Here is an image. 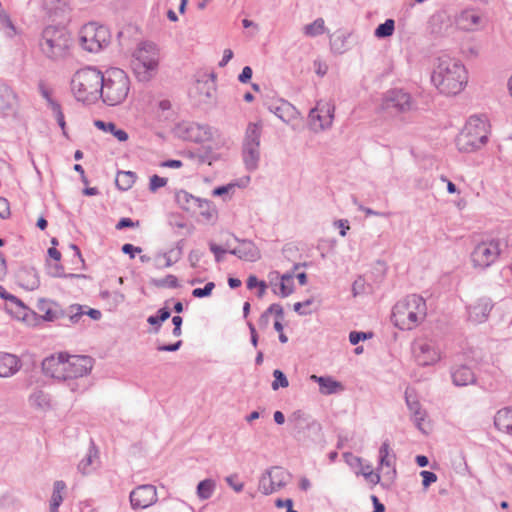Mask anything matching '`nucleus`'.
<instances>
[{
    "label": "nucleus",
    "mask_w": 512,
    "mask_h": 512,
    "mask_svg": "<svg viewBox=\"0 0 512 512\" xmlns=\"http://www.w3.org/2000/svg\"><path fill=\"white\" fill-rule=\"evenodd\" d=\"M268 109L285 123L296 119L298 115L297 109L291 103L283 99L271 103Z\"/></svg>",
    "instance_id": "412c9836"
},
{
    "label": "nucleus",
    "mask_w": 512,
    "mask_h": 512,
    "mask_svg": "<svg viewBox=\"0 0 512 512\" xmlns=\"http://www.w3.org/2000/svg\"><path fill=\"white\" fill-rule=\"evenodd\" d=\"M103 72L87 66L75 72L71 79V90L78 101L95 103L99 99Z\"/></svg>",
    "instance_id": "7ed1b4c3"
},
{
    "label": "nucleus",
    "mask_w": 512,
    "mask_h": 512,
    "mask_svg": "<svg viewBox=\"0 0 512 512\" xmlns=\"http://www.w3.org/2000/svg\"><path fill=\"white\" fill-rule=\"evenodd\" d=\"M492 307L493 304L490 299H479L474 305L469 307V319L475 323L484 322L487 319Z\"/></svg>",
    "instance_id": "b1692460"
},
{
    "label": "nucleus",
    "mask_w": 512,
    "mask_h": 512,
    "mask_svg": "<svg viewBox=\"0 0 512 512\" xmlns=\"http://www.w3.org/2000/svg\"><path fill=\"white\" fill-rule=\"evenodd\" d=\"M93 364L94 359L90 356L69 355L67 353L64 381L88 375L93 368Z\"/></svg>",
    "instance_id": "f8f14e48"
},
{
    "label": "nucleus",
    "mask_w": 512,
    "mask_h": 512,
    "mask_svg": "<svg viewBox=\"0 0 512 512\" xmlns=\"http://www.w3.org/2000/svg\"><path fill=\"white\" fill-rule=\"evenodd\" d=\"M415 360L420 366H429L439 360V355L435 348L428 343H419L413 349Z\"/></svg>",
    "instance_id": "aec40b11"
},
{
    "label": "nucleus",
    "mask_w": 512,
    "mask_h": 512,
    "mask_svg": "<svg viewBox=\"0 0 512 512\" xmlns=\"http://www.w3.org/2000/svg\"><path fill=\"white\" fill-rule=\"evenodd\" d=\"M38 309L44 312V314L41 316L44 321L52 322L57 320L56 307L51 305V303L41 300L38 305Z\"/></svg>",
    "instance_id": "de8ad7c7"
},
{
    "label": "nucleus",
    "mask_w": 512,
    "mask_h": 512,
    "mask_svg": "<svg viewBox=\"0 0 512 512\" xmlns=\"http://www.w3.org/2000/svg\"><path fill=\"white\" fill-rule=\"evenodd\" d=\"M96 458H98V450L95 444L91 441L88 453L78 464L79 472H81L83 475L89 474L92 471L91 465Z\"/></svg>",
    "instance_id": "c9c22d12"
},
{
    "label": "nucleus",
    "mask_w": 512,
    "mask_h": 512,
    "mask_svg": "<svg viewBox=\"0 0 512 512\" xmlns=\"http://www.w3.org/2000/svg\"><path fill=\"white\" fill-rule=\"evenodd\" d=\"M134 510L145 509L157 502V490L152 484H143L134 488L129 495Z\"/></svg>",
    "instance_id": "4468645a"
},
{
    "label": "nucleus",
    "mask_w": 512,
    "mask_h": 512,
    "mask_svg": "<svg viewBox=\"0 0 512 512\" xmlns=\"http://www.w3.org/2000/svg\"><path fill=\"white\" fill-rule=\"evenodd\" d=\"M422 477V485L424 488L429 487L432 483L437 481V475L434 472L423 470L420 472Z\"/></svg>",
    "instance_id": "bf43d9fd"
},
{
    "label": "nucleus",
    "mask_w": 512,
    "mask_h": 512,
    "mask_svg": "<svg viewBox=\"0 0 512 512\" xmlns=\"http://www.w3.org/2000/svg\"><path fill=\"white\" fill-rule=\"evenodd\" d=\"M289 473L280 467H272L266 470L259 481L260 490L268 495L284 487Z\"/></svg>",
    "instance_id": "ddd939ff"
},
{
    "label": "nucleus",
    "mask_w": 512,
    "mask_h": 512,
    "mask_svg": "<svg viewBox=\"0 0 512 512\" xmlns=\"http://www.w3.org/2000/svg\"><path fill=\"white\" fill-rule=\"evenodd\" d=\"M21 367L22 362L18 356L7 352H0V377H11L15 375Z\"/></svg>",
    "instance_id": "4be33fe9"
},
{
    "label": "nucleus",
    "mask_w": 512,
    "mask_h": 512,
    "mask_svg": "<svg viewBox=\"0 0 512 512\" xmlns=\"http://www.w3.org/2000/svg\"><path fill=\"white\" fill-rule=\"evenodd\" d=\"M395 30V21L393 19H386L384 23L379 24L375 31V37L384 39L393 35Z\"/></svg>",
    "instance_id": "c03bdc74"
},
{
    "label": "nucleus",
    "mask_w": 512,
    "mask_h": 512,
    "mask_svg": "<svg viewBox=\"0 0 512 512\" xmlns=\"http://www.w3.org/2000/svg\"><path fill=\"white\" fill-rule=\"evenodd\" d=\"M174 133L180 139L195 143L209 141L213 137L210 126L189 121H182L176 124Z\"/></svg>",
    "instance_id": "9d476101"
},
{
    "label": "nucleus",
    "mask_w": 512,
    "mask_h": 512,
    "mask_svg": "<svg viewBox=\"0 0 512 512\" xmlns=\"http://www.w3.org/2000/svg\"><path fill=\"white\" fill-rule=\"evenodd\" d=\"M0 109L5 116L11 115L17 108V96L6 84L0 83Z\"/></svg>",
    "instance_id": "5701e85b"
},
{
    "label": "nucleus",
    "mask_w": 512,
    "mask_h": 512,
    "mask_svg": "<svg viewBox=\"0 0 512 512\" xmlns=\"http://www.w3.org/2000/svg\"><path fill=\"white\" fill-rule=\"evenodd\" d=\"M201 198L192 195L186 190H179L175 193V201L178 206L191 214L197 213V207H199Z\"/></svg>",
    "instance_id": "bb28decb"
},
{
    "label": "nucleus",
    "mask_w": 512,
    "mask_h": 512,
    "mask_svg": "<svg viewBox=\"0 0 512 512\" xmlns=\"http://www.w3.org/2000/svg\"><path fill=\"white\" fill-rule=\"evenodd\" d=\"M66 352L50 355L42 361V371L46 376L64 381L66 367Z\"/></svg>",
    "instance_id": "dca6fc26"
},
{
    "label": "nucleus",
    "mask_w": 512,
    "mask_h": 512,
    "mask_svg": "<svg viewBox=\"0 0 512 512\" xmlns=\"http://www.w3.org/2000/svg\"><path fill=\"white\" fill-rule=\"evenodd\" d=\"M199 207H197V212L207 221L214 220L217 216V210L213 202L202 199L200 200Z\"/></svg>",
    "instance_id": "a19ab883"
},
{
    "label": "nucleus",
    "mask_w": 512,
    "mask_h": 512,
    "mask_svg": "<svg viewBox=\"0 0 512 512\" xmlns=\"http://www.w3.org/2000/svg\"><path fill=\"white\" fill-rule=\"evenodd\" d=\"M294 272H287L281 276V281L278 284H272L273 292L286 298L294 292Z\"/></svg>",
    "instance_id": "7c9ffc66"
},
{
    "label": "nucleus",
    "mask_w": 512,
    "mask_h": 512,
    "mask_svg": "<svg viewBox=\"0 0 512 512\" xmlns=\"http://www.w3.org/2000/svg\"><path fill=\"white\" fill-rule=\"evenodd\" d=\"M19 279L21 286L26 290L33 291L40 285V280L35 269H25L20 272Z\"/></svg>",
    "instance_id": "72a5a7b5"
},
{
    "label": "nucleus",
    "mask_w": 512,
    "mask_h": 512,
    "mask_svg": "<svg viewBox=\"0 0 512 512\" xmlns=\"http://www.w3.org/2000/svg\"><path fill=\"white\" fill-rule=\"evenodd\" d=\"M260 159L259 147L243 144V160L248 171H254L258 167Z\"/></svg>",
    "instance_id": "2f4dec72"
},
{
    "label": "nucleus",
    "mask_w": 512,
    "mask_h": 512,
    "mask_svg": "<svg viewBox=\"0 0 512 512\" xmlns=\"http://www.w3.org/2000/svg\"><path fill=\"white\" fill-rule=\"evenodd\" d=\"M181 345H182V341L179 340V341H177L175 343L158 345L157 346V350L158 351H163V352H175V351H178L180 349Z\"/></svg>",
    "instance_id": "69168bd1"
},
{
    "label": "nucleus",
    "mask_w": 512,
    "mask_h": 512,
    "mask_svg": "<svg viewBox=\"0 0 512 512\" xmlns=\"http://www.w3.org/2000/svg\"><path fill=\"white\" fill-rule=\"evenodd\" d=\"M46 270L48 275L54 278H86L84 274H66L64 266L60 262L52 263L50 260H46Z\"/></svg>",
    "instance_id": "f704fd0d"
},
{
    "label": "nucleus",
    "mask_w": 512,
    "mask_h": 512,
    "mask_svg": "<svg viewBox=\"0 0 512 512\" xmlns=\"http://www.w3.org/2000/svg\"><path fill=\"white\" fill-rule=\"evenodd\" d=\"M345 462L355 470H358L360 467H362V458L359 456L354 455L351 452H345L343 454Z\"/></svg>",
    "instance_id": "6e6d98bb"
},
{
    "label": "nucleus",
    "mask_w": 512,
    "mask_h": 512,
    "mask_svg": "<svg viewBox=\"0 0 512 512\" xmlns=\"http://www.w3.org/2000/svg\"><path fill=\"white\" fill-rule=\"evenodd\" d=\"M385 109H396L398 112H406L411 108V96L401 89L388 91L383 100Z\"/></svg>",
    "instance_id": "f3484780"
},
{
    "label": "nucleus",
    "mask_w": 512,
    "mask_h": 512,
    "mask_svg": "<svg viewBox=\"0 0 512 512\" xmlns=\"http://www.w3.org/2000/svg\"><path fill=\"white\" fill-rule=\"evenodd\" d=\"M66 489V484L62 480H57L53 485V493L50 500V511L58 512V508L63 501L62 492Z\"/></svg>",
    "instance_id": "4c0bfd02"
},
{
    "label": "nucleus",
    "mask_w": 512,
    "mask_h": 512,
    "mask_svg": "<svg viewBox=\"0 0 512 512\" xmlns=\"http://www.w3.org/2000/svg\"><path fill=\"white\" fill-rule=\"evenodd\" d=\"M131 66L138 81L148 82L157 73L159 52L152 42H142L133 53Z\"/></svg>",
    "instance_id": "0eeeda50"
},
{
    "label": "nucleus",
    "mask_w": 512,
    "mask_h": 512,
    "mask_svg": "<svg viewBox=\"0 0 512 512\" xmlns=\"http://www.w3.org/2000/svg\"><path fill=\"white\" fill-rule=\"evenodd\" d=\"M71 43L72 39L66 28L47 26L41 33L39 48L45 57L57 61L68 55Z\"/></svg>",
    "instance_id": "39448f33"
},
{
    "label": "nucleus",
    "mask_w": 512,
    "mask_h": 512,
    "mask_svg": "<svg viewBox=\"0 0 512 512\" xmlns=\"http://www.w3.org/2000/svg\"><path fill=\"white\" fill-rule=\"evenodd\" d=\"M94 125L101 131L111 133L120 142H125L129 138L128 133L125 130L118 128L113 122L95 120Z\"/></svg>",
    "instance_id": "473e14b6"
},
{
    "label": "nucleus",
    "mask_w": 512,
    "mask_h": 512,
    "mask_svg": "<svg viewBox=\"0 0 512 512\" xmlns=\"http://www.w3.org/2000/svg\"><path fill=\"white\" fill-rule=\"evenodd\" d=\"M11 304L15 305V310H11L15 314V317L22 320L28 325H35L38 320L36 312L27 307L19 298L15 296V299L9 300Z\"/></svg>",
    "instance_id": "a878e982"
},
{
    "label": "nucleus",
    "mask_w": 512,
    "mask_h": 512,
    "mask_svg": "<svg viewBox=\"0 0 512 512\" xmlns=\"http://www.w3.org/2000/svg\"><path fill=\"white\" fill-rule=\"evenodd\" d=\"M372 337V332L351 331L349 333V341L352 345H357L360 341L370 339Z\"/></svg>",
    "instance_id": "5fc2aeb1"
},
{
    "label": "nucleus",
    "mask_w": 512,
    "mask_h": 512,
    "mask_svg": "<svg viewBox=\"0 0 512 512\" xmlns=\"http://www.w3.org/2000/svg\"><path fill=\"white\" fill-rule=\"evenodd\" d=\"M289 423L292 425L293 431L296 434L305 435L306 431H308L315 438H318L321 435V424L318 421L311 419L301 410H297L292 413L289 417Z\"/></svg>",
    "instance_id": "2eb2a0df"
},
{
    "label": "nucleus",
    "mask_w": 512,
    "mask_h": 512,
    "mask_svg": "<svg viewBox=\"0 0 512 512\" xmlns=\"http://www.w3.org/2000/svg\"><path fill=\"white\" fill-rule=\"evenodd\" d=\"M152 284L156 287L178 288L179 282L176 276L169 274L162 279H153Z\"/></svg>",
    "instance_id": "8fccbe9b"
},
{
    "label": "nucleus",
    "mask_w": 512,
    "mask_h": 512,
    "mask_svg": "<svg viewBox=\"0 0 512 512\" xmlns=\"http://www.w3.org/2000/svg\"><path fill=\"white\" fill-rule=\"evenodd\" d=\"M431 81L440 93L454 96L466 86L467 71L460 61L449 57H440L432 72Z\"/></svg>",
    "instance_id": "f257e3e1"
},
{
    "label": "nucleus",
    "mask_w": 512,
    "mask_h": 512,
    "mask_svg": "<svg viewBox=\"0 0 512 512\" xmlns=\"http://www.w3.org/2000/svg\"><path fill=\"white\" fill-rule=\"evenodd\" d=\"M480 22L481 16L474 9H465L456 18L457 26L465 31H472L476 29Z\"/></svg>",
    "instance_id": "393cba45"
},
{
    "label": "nucleus",
    "mask_w": 512,
    "mask_h": 512,
    "mask_svg": "<svg viewBox=\"0 0 512 512\" xmlns=\"http://www.w3.org/2000/svg\"><path fill=\"white\" fill-rule=\"evenodd\" d=\"M111 35L106 26L88 23L80 31L81 47L91 53H97L110 43Z\"/></svg>",
    "instance_id": "6e6552de"
},
{
    "label": "nucleus",
    "mask_w": 512,
    "mask_h": 512,
    "mask_svg": "<svg viewBox=\"0 0 512 512\" xmlns=\"http://www.w3.org/2000/svg\"><path fill=\"white\" fill-rule=\"evenodd\" d=\"M311 380L319 385V390L324 395H331L336 393L338 390L343 389L342 384L330 376L312 375Z\"/></svg>",
    "instance_id": "c756f323"
},
{
    "label": "nucleus",
    "mask_w": 512,
    "mask_h": 512,
    "mask_svg": "<svg viewBox=\"0 0 512 512\" xmlns=\"http://www.w3.org/2000/svg\"><path fill=\"white\" fill-rule=\"evenodd\" d=\"M266 314L275 315L276 319H283L284 318V310L283 307L278 303L271 304L266 309Z\"/></svg>",
    "instance_id": "680f3d73"
},
{
    "label": "nucleus",
    "mask_w": 512,
    "mask_h": 512,
    "mask_svg": "<svg viewBox=\"0 0 512 512\" xmlns=\"http://www.w3.org/2000/svg\"><path fill=\"white\" fill-rule=\"evenodd\" d=\"M29 402L32 406L42 409L50 407V397L42 390H35L30 395Z\"/></svg>",
    "instance_id": "79ce46f5"
},
{
    "label": "nucleus",
    "mask_w": 512,
    "mask_h": 512,
    "mask_svg": "<svg viewBox=\"0 0 512 512\" xmlns=\"http://www.w3.org/2000/svg\"><path fill=\"white\" fill-rule=\"evenodd\" d=\"M273 377L274 380L271 384V387L274 391L278 390L279 388H286L289 386V381L283 371L275 369L273 371Z\"/></svg>",
    "instance_id": "09e8293b"
},
{
    "label": "nucleus",
    "mask_w": 512,
    "mask_h": 512,
    "mask_svg": "<svg viewBox=\"0 0 512 512\" xmlns=\"http://www.w3.org/2000/svg\"><path fill=\"white\" fill-rule=\"evenodd\" d=\"M261 126L257 123H249L246 129L244 144L254 147L260 146Z\"/></svg>",
    "instance_id": "58836bf2"
},
{
    "label": "nucleus",
    "mask_w": 512,
    "mask_h": 512,
    "mask_svg": "<svg viewBox=\"0 0 512 512\" xmlns=\"http://www.w3.org/2000/svg\"><path fill=\"white\" fill-rule=\"evenodd\" d=\"M166 184L167 178L154 174L150 177L149 190L151 192H156L159 188L164 187Z\"/></svg>",
    "instance_id": "4d7b16f0"
},
{
    "label": "nucleus",
    "mask_w": 512,
    "mask_h": 512,
    "mask_svg": "<svg viewBox=\"0 0 512 512\" xmlns=\"http://www.w3.org/2000/svg\"><path fill=\"white\" fill-rule=\"evenodd\" d=\"M500 246L501 242L499 239L482 241L477 244L471 253L473 266L481 269L491 266L501 254Z\"/></svg>",
    "instance_id": "1a4fd4ad"
},
{
    "label": "nucleus",
    "mask_w": 512,
    "mask_h": 512,
    "mask_svg": "<svg viewBox=\"0 0 512 512\" xmlns=\"http://www.w3.org/2000/svg\"><path fill=\"white\" fill-rule=\"evenodd\" d=\"M121 251L129 255L130 259H134L136 256V253H140L142 249L140 247L134 246L133 244L126 243L121 247Z\"/></svg>",
    "instance_id": "e2e57ef3"
},
{
    "label": "nucleus",
    "mask_w": 512,
    "mask_h": 512,
    "mask_svg": "<svg viewBox=\"0 0 512 512\" xmlns=\"http://www.w3.org/2000/svg\"><path fill=\"white\" fill-rule=\"evenodd\" d=\"M234 240L239 243V246L229 250L230 254L249 262H256L261 258V252L253 241L236 236H234Z\"/></svg>",
    "instance_id": "a211bd4d"
},
{
    "label": "nucleus",
    "mask_w": 512,
    "mask_h": 512,
    "mask_svg": "<svg viewBox=\"0 0 512 512\" xmlns=\"http://www.w3.org/2000/svg\"><path fill=\"white\" fill-rule=\"evenodd\" d=\"M247 288L252 290V289H258L257 291V297L258 298H262L265 293H266V289H267V284L265 281L263 280H259L257 278V276L255 275H250L247 279Z\"/></svg>",
    "instance_id": "a18cd8bd"
},
{
    "label": "nucleus",
    "mask_w": 512,
    "mask_h": 512,
    "mask_svg": "<svg viewBox=\"0 0 512 512\" xmlns=\"http://www.w3.org/2000/svg\"><path fill=\"white\" fill-rule=\"evenodd\" d=\"M139 225V221L134 222L131 218L123 217L116 224V229L122 230L125 228H132Z\"/></svg>",
    "instance_id": "0e129e2a"
},
{
    "label": "nucleus",
    "mask_w": 512,
    "mask_h": 512,
    "mask_svg": "<svg viewBox=\"0 0 512 512\" xmlns=\"http://www.w3.org/2000/svg\"><path fill=\"white\" fill-rule=\"evenodd\" d=\"M130 91V79L120 68H109L103 72L99 98L108 105L116 106L125 101Z\"/></svg>",
    "instance_id": "20e7f679"
},
{
    "label": "nucleus",
    "mask_w": 512,
    "mask_h": 512,
    "mask_svg": "<svg viewBox=\"0 0 512 512\" xmlns=\"http://www.w3.org/2000/svg\"><path fill=\"white\" fill-rule=\"evenodd\" d=\"M488 141V126L486 118L471 116L456 138L460 152L472 153L483 147Z\"/></svg>",
    "instance_id": "423d86ee"
},
{
    "label": "nucleus",
    "mask_w": 512,
    "mask_h": 512,
    "mask_svg": "<svg viewBox=\"0 0 512 512\" xmlns=\"http://www.w3.org/2000/svg\"><path fill=\"white\" fill-rule=\"evenodd\" d=\"M313 303V299H307L303 302H297L293 305V309L296 313H298L299 315H308V314H311L312 311H307L305 310L304 308L305 307H308L309 305H311Z\"/></svg>",
    "instance_id": "052dcab7"
},
{
    "label": "nucleus",
    "mask_w": 512,
    "mask_h": 512,
    "mask_svg": "<svg viewBox=\"0 0 512 512\" xmlns=\"http://www.w3.org/2000/svg\"><path fill=\"white\" fill-rule=\"evenodd\" d=\"M0 30L4 31L5 35L9 38H13L19 31L13 24L10 16L4 11H0Z\"/></svg>",
    "instance_id": "ea45409f"
},
{
    "label": "nucleus",
    "mask_w": 512,
    "mask_h": 512,
    "mask_svg": "<svg viewBox=\"0 0 512 512\" xmlns=\"http://www.w3.org/2000/svg\"><path fill=\"white\" fill-rule=\"evenodd\" d=\"M325 25L322 18L316 19L314 22L304 27V33L307 36L315 37L324 33Z\"/></svg>",
    "instance_id": "49530a36"
},
{
    "label": "nucleus",
    "mask_w": 512,
    "mask_h": 512,
    "mask_svg": "<svg viewBox=\"0 0 512 512\" xmlns=\"http://www.w3.org/2000/svg\"><path fill=\"white\" fill-rule=\"evenodd\" d=\"M50 109L53 112L54 117L62 130L63 135H66V122L60 103H51Z\"/></svg>",
    "instance_id": "3c124183"
},
{
    "label": "nucleus",
    "mask_w": 512,
    "mask_h": 512,
    "mask_svg": "<svg viewBox=\"0 0 512 512\" xmlns=\"http://www.w3.org/2000/svg\"><path fill=\"white\" fill-rule=\"evenodd\" d=\"M137 179V175L132 171H119L116 176L115 184L122 190L127 191L130 189Z\"/></svg>",
    "instance_id": "e433bc0d"
},
{
    "label": "nucleus",
    "mask_w": 512,
    "mask_h": 512,
    "mask_svg": "<svg viewBox=\"0 0 512 512\" xmlns=\"http://www.w3.org/2000/svg\"><path fill=\"white\" fill-rule=\"evenodd\" d=\"M209 249L215 256V261L220 263L224 260L223 255L229 253L228 249H224L222 246L217 245L213 242L209 243Z\"/></svg>",
    "instance_id": "13d9d810"
},
{
    "label": "nucleus",
    "mask_w": 512,
    "mask_h": 512,
    "mask_svg": "<svg viewBox=\"0 0 512 512\" xmlns=\"http://www.w3.org/2000/svg\"><path fill=\"white\" fill-rule=\"evenodd\" d=\"M494 425L499 431L512 435V407L500 409L494 417Z\"/></svg>",
    "instance_id": "c85d7f7f"
},
{
    "label": "nucleus",
    "mask_w": 512,
    "mask_h": 512,
    "mask_svg": "<svg viewBox=\"0 0 512 512\" xmlns=\"http://www.w3.org/2000/svg\"><path fill=\"white\" fill-rule=\"evenodd\" d=\"M335 106L330 102H317L308 115L309 125L314 131L325 130L332 125Z\"/></svg>",
    "instance_id": "9b49d317"
},
{
    "label": "nucleus",
    "mask_w": 512,
    "mask_h": 512,
    "mask_svg": "<svg viewBox=\"0 0 512 512\" xmlns=\"http://www.w3.org/2000/svg\"><path fill=\"white\" fill-rule=\"evenodd\" d=\"M51 305L56 307L57 320L68 318L71 323L75 324L84 315L83 307L79 304L70 305L67 309H62L55 302H51Z\"/></svg>",
    "instance_id": "cd10ccee"
},
{
    "label": "nucleus",
    "mask_w": 512,
    "mask_h": 512,
    "mask_svg": "<svg viewBox=\"0 0 512 512\" xmlns=\"http://www.w3.org/2000/svg\"><path fill=\"white\" fill-rule=\"evenodd\" d=\"M215 288L214 282H208L203 288H195L192 291V296L195 298H204L211 295L213 289Z\"/></svg>",
    "instance_id": "864d4df0"
},
{
    "label": "nucleus",
    "mask_w": 512,
    "mask_h": 512,
    "mask_svg": "<svg viewBox=\"0 0 512 512\" xmlns=\"http://www.w3.org/2000/svg\"><path fill=\"white\" fill-rule=\"evenodd\" d=\"M215 489V481L212 479H204L197 485V495L202 500L209 499Z\"/></svg>",
    "instance_id": "37998d69"
},
{
    "label": "nucleus",
    "mask_w": 512,
    "mask_h": 512,
    "mask_svg": "<svg viewBox=\"0 0 512 512\" xmlns=\"http://www.w3.org/2000/svg\"><path fill=\"white\" fill-rule=\"evenodd\" d=\"M275 506L278 507V508H283V507H287V510L286 512H298L296 510L293 509V500L290 499V498H287V499H277L275 501Z\"/></svg>",
    "instance_id": "774afa93"
},
{
    "label": "nucleus",
    "mask_w": 512,
    "mask_h": 512,
    "mask_svg": "<svg viewBox=\"0 0 512 512\" xmlns=\"http://www.w3.org/2000/svg\"><path fill=\"white\" fill-rule=\"evenodd\" d=\"M450 374L453 384L458 387L475 384L477 380L474 371L465 364L453 365Z\"/></svg>",
    "instance_id": "6ab92c4d"
},
{
    "label": "nucleus",
    "mask_w": 512,
    "mask_h": 512,
    "mask_svg": "<svg viewBox=\"0 0 512 512\" xmlns=\"http://www.w3.org/2000/svg\"><path fill=\"white\" fill-rule=\"evenodd\" d=\"M426 309L425 300L421 296L408 295L394 305L391 319L400 330H411L424 320Z\"/></svg>",
    "instance_id": "f03ea898"
},
{
    "label": "nucleus",
    "mask_w": 512,
    "mask_h": 512,
    "mask_svg": "<svg viewBox=\"0 0 512 512\" xmlns=\"http://www.w3.org/2000/svg\"><path fill=\"white\" fill-rule=\"evenodd\" d=\"M10 214L11 212L8 200L0 197V218L7 219L9 218Z\"/></svg>",
    "instance_id": "338daca9"
},
{
    "label": "nucleus",
    "mask_w": 512,
    "mask_h": 512,
    "mask_svg": "<svg viewBox=\"0 0 512 512\" xmlns=\"http://www.w3.org/2000/svg\"><path fill=\"white\" fill-rule=\"evenodd\" d=\"M346 36L344 34L335 35L331 38V49L334 53L342 54L346 51Z\"/></svg>",
    "instance_id": "603ef678"
}]
</instances>
